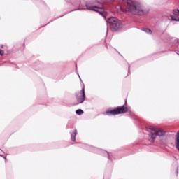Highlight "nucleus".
<instances>
[{
	"label": "nucleus",
	"instance_id": "nucleus-2",
	"mask_svg": "<svg viewBox=\"0 0 179 179\" xmlns=\"http://www.w3.org/2000/svg\"><path fill=\"white\" fill-rule=\"evenodd\" d=\"M106 23L110 26L112 31H117L122 27L121 22L117 17H110L106 20Z\"/></svg>",
	"mask_w": 179,
	"mask_h": 179
},
{
	"label": "nucleus",
	"instance_id": "nucleus-8",
	"mask_svg": "<svg viewBox=\"0 0 179 179\" xmlns=\"http://www.w3.org/2000/svg\"><path fill=\"white\" fill-rule=\"evenodd\" d=\"M143 31H145L148 34H152V30H150V29H148V28L143 29Z\"/></svg>",
	"mask_w": 179,
	"mask_h": 179
},
{
	"label": "nucleus",
	"instance_id": "nucleus-16",
	"mask_svg": "<svg viewBox=\"0 0 179 179\" xmlns=\"http://www.w3.org/2000/svg\"><path fill=\"white\" fill-rule=\"evenodd\" d=\"M130 68H131V66H129V71Z\"/></svg>",
	"mask_w": 179,
	"mask_h": 179
},
{
	"label": "nucleus",
	"instance_id": "nucleus-1",
	"mask_svg": "<svg viewBox=\"0 0 179 179\" xmlns=\"http://www.w3.org/2000/svg\"><path fill=\"white\" fill-rule=\"evenodd\" d=\"M124 5L126 8V12H129L132 15L143 16V15H146L148 12L143 6H142V5H141V3L132 0L124 1Z\"/></svg>",
	"mask_w": 179,
	"mask_h": 179
},
{
	"label": "nucleus",
	"instance_id": "nucleus-18",
	"mask_svg": "<svg viewBox=\"0 0 179 179\" xmlns=\"http://www.w3.org/2000/svg\"><path fill=\"white\" fill-rule=\"evenodd\" d=\"M125 104H127V101H125Z\"/></svg>",
	"mask_w": 179,
	"mask_h": 179
},
{
	"label": "nucleus",
	"instance_id": "nucleus-7",
	"mask_svg": "<svg viewBox=\"0 0 179 179\" xmlns=\"http://www.w3.org/2000/svg\"><path fill=\"white\" fill-rule=\"evenodd\" d=\"M176 148L179 151V131H178V133L176 134Z\"/></svg>",
	"mask_w": 179,
	"mask_h": 179
},
{
	"label": "nucleus",
	"instance_id": "nucleus-4",
	"mask_svg": "<svg viewBox=\"0 0 179 179\" xmlns=\"http://www.w3.org/2000/svg\"><path fill=\"white\" fill-rule=\"evenodd\" d=\"M125 113H128V108L123 105L113 110L107 111L106 114L107 115H118V114H125Z\"/></svg>",
	"mask_w": 179,
	"mask_h": 179
},
{
	"label": "nucleus",
	"instance_id": "nucleus-11",
	"mask_svg": "<svg viewBox=\"0 0 179 179\" xmlns=\"http://www.w3.org/2000/svg\"><path fill=\"white\" fill-rule=\"evenodd\" d=\"M174 44H179V39H175Z\"/></svg>",
	"mask_w": 179,
	"mask_h": 179
},
{
	"label": "nucleus",
	"instance_id": "nucleus-13",
	"mask_svg": "<svg viewBox=\"0 0 179 179\" xmlns=\"http://www.w3.org/2000/svg\"><path fill=\"white\" fill-rule=\"evenodd\" d=\"M176 174H177V176H178V169H177Z\"/></svg>",
	"mask_w": 179,
	"mask_h": 179
},
{
	"label": "nucleus",
	"instance_id": "nucleus-6",
	"mask_svg": "<svg viewBox=\"0 0 179 179\" xmlns=\"http://www.w3.org/2000/svg\"><path fill=\"white\" fill-rule=\"evenodd\" d=\"M76 135H78V130H75L74 132L71 135V139L73 142L76 141Z\"/></svg>",
	"mask_w": 179,
	"mask_h": 179
},
{
	"label": "nucleus",
	"instance_id": "nucleus-9",
	"mask_svg": "<svg viewBox=\"0 0 179 179\" xmlns=\"http://www.w3.org/2000/svg\"><path fill=\"white\" fill-rule=\"evenodd\" d=\"M78 115H82L83 114V110L82 109H78L76 111Z\"/></svg>",
	"mask_w": 179,
	"mask_h": 179
},
{
	"label": "nucleus",
	"instance_id": "nucleus-14",
	"mask_svg": "<svg viewBox=\"0 0 179 179\" xmlns=\"http://www.w3.org/2000/svg\"><path fill=\"white\" fill-rule=\"evenodd\" d=\"M108 156V159H110V154L108 152H106Z\"/></svg>",
	"mask_w": 179,
	"mask_h": 179
},
{
	"label": "nucleus",
	"instance_id": "nucleus-3",
	"mask_svg": "<svg viewBox=\"0 0 179 179\" xmlns=\"http://www.w3.org/2000/svg\"><path fill=\"white\" fill-rule=\"evenodd\" d=\"M147 131L151 134V135H150V142H155L156 136H164V135H166V131L163 130H157L154 127H148Z\"/></svg>",
	"mask_w": 179,
	"mask_h": 179
},
{
	"label": "nucleus",
	"instance_id": "nucleus-17",
	"mask_svg": "<svg viewBox=\"0 0 179 179\" xmlns=\"http://www.w3.org/2000/svg\"><path fill=\"white\" fill-rule=\"evenodd\" d=\"M80 80H82V79L80 78Z\"/></svg>",
	"mask_w": 179,
	"mask_h": 179
},
{
	"label": "nucleus",
	"instance_id": "nucleus-15",
	"mask_svg": "<svg viewBox=\"0 0 179 179\" xmlns=\"http://www.w3.org/2000/svg\"><path fill=\"white\" fill-rule=\"evenodd\" d=\"M1 48H3V45H1Z\"/></svg>",
	"mask_w": 179,
	"mask_h": 179
},
{
	"label": "nucleus",
	"instance_id": "nucleus-5",
	"mask_svg": "<svg viewBox=\"0 0 179 179\" xmlns=\"http://www.w3.org/2000/svg\"><path fill=\"white\" fill-rule=\"evenodd\" d=\"M76 97L77 99V101L79 103V104H82L83 101H85V99H86V94H85V87H83L80 92H77L76 94Z\"/></svg>",
	"mask_w": 179,
	"mask_h": 179
},
{
	"label": "nucleus",
	"instance_id": "nucleus-12",
	"mask_svg": "<svg viewBox=\"0 0 179 179\" xmlns=\"http://www.w3.org/2000/svg\"><path fill=\"white\" fill-rule=\"evenodd\" d=\"M3 54H5V52H3V50H0V55H3Z\"/></svg>",
	"mask_w": 179,
	"mask_h": 179
},
{
	"label": "nucleus",
	"instance_id": "nucleus-10",
	"mask_svg": "<svg viewBox=\"0 0 179 179\" xmlns=\"http://www.w3.org/2000/svg\"><path fill=\"white\" fill-rule=\"evenodd\" d=\"M171 20H173L174 22H179V18L176 17L173 15H171Z\"/></svg>",
	"mask_w": 179,
	"mask_h": 179
}]
</instances>
